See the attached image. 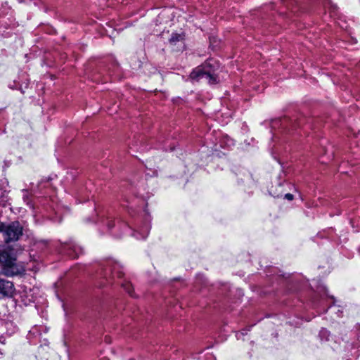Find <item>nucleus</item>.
Returning <instances> with one entry per match:
<instances>
[{"instance_id":"423d86ee","label":"nucleus","mask_w":360,"mask_h":360,"mask_svg":"<svg viewBox=\"0 0 360 360\" xmlns=\"http://www.w3.org/2000/svg\"><path fill=\"white\" fill-rule=\"evenodd\" d=\"M285 198L288 199V200H292L293 199V195L287 193L285 195Z\"/></svg>"},{"instance_id":"0eeeda50","label":"nucleus","mask_w":360,"mask_h":360,"mask_svg":"<svg viewBox=\"0 0 360 360\" xmlns=\"http://www.w3.org/2000/svg\"><path fill=\"white\" fill-rule=\"evenodd\" d=\"M124 288L126 289V290L128 292V293L131 294V291H130V285L129 284H127L124 285Z\"/></svg>"},{"instance_id":"7ed1b4c3","label":"nucleus","mask_w":360,"mask_h":360,"mask_svg":"<svg viewBox=\"0 0 360 360\" xmlns=\"http://www.w3.org/2000/svg\"><path fill=\"white\" fill-rule=\"evenodd\" d=\"M191 78L193 79H205L210 84L217 82V78L213 70L211 69L210 61L207 62L203 68L198 67L191 73Z\"/></svg>"},{"instance_id":"f03ea898","label":"nucleus","mask_w":360,"mask_h":360,"mask_svg":"<svg viewBox=\"0 0 360 360\" xmlns=\"http://www.w3.org/2000/svg\"><path fill=\"white\" fill-rule=\"evenodd\" d=\"M0 264L3 273L6 276H13L19 273L15 264V259L12 257L7 251L0 250Z\"/></svg>"},{"instance_id":"20e7f679","label":"nucleus","mask_w":360,"mask_h":360,"mask_svg":"<svg viewBox=\"0 0 360 360\" xmlns=\"http://www.w3.org/2000/svg\"><path fill=\"white\" fill-rule=\"evenodd\" d=\"M13 290L14 287L12 282L0 278V295H11Z\"/></svg>"},{"instance_id":"f257e3e1","label":"nucleus","mask_w":360,"mask_h":360,"mask_svg":"<svg viewBox=\"0 0 360 360\" xmlns=\"http://www.w3.org/2000/svg\"><path fill=\"white\" fill-rule=\"evenodd\" d=\"M23 228L19 221L5 224L0 221V233H3L6 243L18 240L22 235Z\"/></svg>"},{"instance_id":"39448f33","label":"nucleus","mask_w":360,"mask_h":360,"mask_svg":"<svg viewBox=\"0 0 360 360\" xmlns=\"http://www.w3.org/2000/svg\"><path fill=\"white\" fill-rule=\"evenodd\" d=\"M184 39V36L180 34H172L171 38L169 39V42L171 44H175L178 41H181Z\"/></svg>"}]
</instances>
